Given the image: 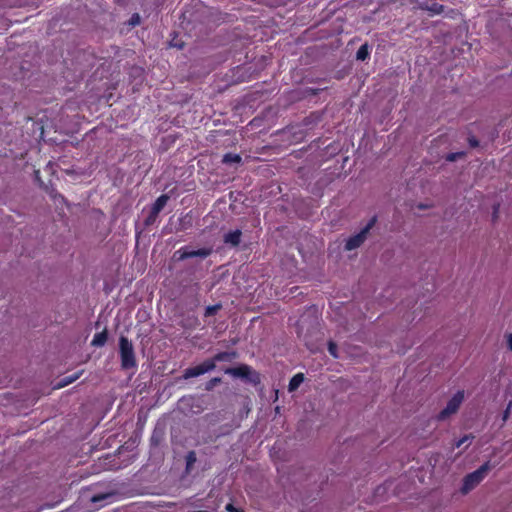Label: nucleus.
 I'll return each instance as SVG.
<instances>
[{
	"mask_svg": "<svg viewBox=\"0 0 512 512\" xmlns=\"http://www.w3.org/2000/svg\"><path fill=\"white\" fill-rule=\"evenodd\" d=\"M118 345L121 369L124 371L136 370L138 367V361L132 341L126 336L121 335L119 337Z\"/></svg>",
	"mask_w": 512,
	"mask_h": 512,
	"instance_id": "1",
	"label": "nucleus"
},
{
	"mask_svg": "<svg viewBox=\"0 0 512 512\" xmlns=\"http://www.w3.org/2000/svg\"><path fill=\"white\" fill-rule=\"evenodd\" d=\"M491 469L490 462H485L475 471L467 474L463 479V484L461 487V492L463 494H467L471 490H473L487 475L488 471Z\"/></svg>",
	"mask_w": 512,
	"mask_h": 512,
	"instance_id": "2",
	"label": "nucleus"
},
{
	"mask_svg": "<svg viewBox=\"0 0 512 512\" xmlns=\"http://www.w3.org/2000/svg\"><path fill=\"white\" fill-rule=\"evenodd\" d=\"M376 222L377 216H373L357 234L350 236L345 242V250L352 251L360 247L366 240L370 230L375 226Z\"/></svg>",
	"mask_w": 512,
	"mask_h": 512,
	"instance_id": "3",
	"label": "nucleus"
},
{
	"mask_svg": "<svg viewBox=\"0 0 512 512\" xmlns=\"http://www.w3.org/2000/svg\"><path fill=\"white\" fill-rule=\"evenodd\" d=\"M225 374L246 379L248 382L257 385L260 383V374L246 364H241L237 367L226 368Z\"/></svg>",
	"mask_w": 512,
	"mask_h": 512,
	"instance_id": "4",
	"label": "nucleus"
},
{
	"mask_svg": "<svg viewBox=\"0 0 512 512\" xmlns=\"http://www.w3.org/2000/svg\"><path fill=\"white\" fill-rule=\"evenodd\" d=\"M464 400V391H457L453 397L448 401L446 407L442 409L437 415L438 421H444L451 415L455 414Z\"/></svg>",
	"mask_w": 512,
	"mask_h": 512,
	"instance_id": "5",
	"label": "nucleus"
},
{
	"mask_svg": "<svg viewBox=\"0 0 512 512\" xmlns=\"http://www.w3.org/2000/svg\"><path fill=\"white\" fill-rule=\"evenodd\" d=\"M215 369V365L212 361H209V359L203 361L201 364L189 367L185 369L183 373L184 379H189L193 377H198L200 375H203L207 372H210Z\"/></svg>",
	"mask_w": 512,
	"mask_h": 512,
	"instance_id": "6",
	"label": "nucleus"
},
{
	"mask_svg": "<svg viewBox=\"0 0 512 512\" xmlns=\"http://www.w3.org/2000/svg\"><path fill=\"white\" fill-rule=\"evenodd\" d=\"M421 10L429 12L433 15H440L444 12V6L436 0H425L419 4Z\"/></svg>",
	"mask_w": 512,
	"mask_h": 512,
	"instance_id": "7",
	"label": "nucleus"
},
{
	"mask_svg": "<svg viewBox=\"0 0 512 512\" xmlns=\"http://www.w3.org/2000/svg\"><path fill=\"white\" fill-rule=\"evenodd\" d=\"M242 232L240 229L230 231L224 235L223 241L225 244H230L232 247H237L241 242Z\"/></svg>",
	"mask_w": 512,
	"mask_h": 512,
	"instance_id": "8",
	"label": "nucleus"
},
{
	"mask_svg": "<svg viewBox=\"0 0 512 512\" xmlns=\"http://www.w3.org/2000/svg\"><path fill=\"white\" fill-rule=\"evenodd\" d=\"M236 357H237V353L235 351H231V352L224 351V352H219V353L215 354L212 358L209 359V361H212L214 363V365L216 366L217 362L232 361Z\"/></svg>",
	"mask_w": 512,
	"mask_h": 512,
	"instance_id": "9",
	"label": "nucleus"
},
{
	"mask_svg": "<svg viewBox=\"0 0 512 512\" xmlns=\"http://www.w3.org/2000/svg\"><path fill=\"white\" fill-rule=\"evenodd\" d=\"M107 339H108V333H107V330L104 329L103 331L98 332L94 335V337L91 341V345L94 347H102L106 344Z\"/></svg>",
	"mask_w": 512,
	"mask_h": 512,
	"instance_id": "10",
	"label": "nucleus"
},
{
	"mask_svg": "<svg viewBox=\"0 0 512 512\" xmlns=\"http://www.w3.org/2000/svg\"><path fill=\"white\" fill-rule=\"evenodd\" d=\"M168 200H169V196L167 194L160 195L153 203L151 210L154 211V213L159 214L163 210V208L166 206Z\"/></svg>",
	"mask_w": 512,
	"mask_h": 512,
	"instance_id": "11",
	"label": "nucleus"
},
{
	"mask_svg": "<svg viewBox=\"0 0 512 512\" xmlns=\"http://www.w3.org/2000/svg\"><path fill=\"white\" fill-rule=\"evenodd\" d=\"M305 377L303 373L295 374L289 381L288 390L289 392L296 391L299 386L303 383Z\"/></svg>",
	"mask_w": 512,
	"mask_h": 512,
	"instance_id": "12",
	"label": "nucleus"
},
{
	"mask_svg": "<svg viewBox=\"0 0 512 512\" xmlns=\"http://www.w3.org/2000/svg\"><path fill=\"white\" fill-rule=\"evenodd\" d=\"M212 253V248L203 247L197 250H189L188 249V258L200 257L206 258Z\"/></svg>",
	"mask_w": 512,
	"mask_h": 512,
	"instance_id": "13",
	"label": "nucleus"
},
{
	"mask_svg": "<svg viewBox=\"0 0 512 512\" xmlns=\"http://www.w3.org/2000/svg\"><path fill=\"white\" fill-rule=\"evenodd\" d=\"M242 158L239 154L234 153H226L222 158V163L224 164H232V163H240Z\"/></svg>",
	"mask_w": 512,
	"mask_h": 512,
	"instance_id": "14",
	"label": "nucleus"
},
{
	"mask_svg": "<svg viewBox=\"0 0 512 512\" xmlns=\"http://www.w3.org/2000/svg\"><path fill=\"white\" fill-rule=\"evenodd\" d=\"M370 55L368 44H363L359 47L356 53L357 60L365 61Z\"/></svg>",
	"mask_w": 512,
	"mask_h": 512,
	"instance_id": "15",
	"label": "nucleus"
},
{
	"mask_svg": "<svg viewBox=\"0 0 512 512\" xmlns=\"http://www.w3.org/2000/svg\"><path fill=\"white\" fill-rule=\"evenodd\" d=\"M82 374V372H76L72 375H68L64 378L61 379V382L58 384V387H65L71 383H73L74 381H76L80 375Z\"/></svg>",
	"mask_w": 512,
	"mask_h": 512,
	"instance_id": "16",
	"label": "nucleus"
},
{
	"mask_svg": "<svg viewBox=\"0 0 512 512\" xmlns=\"http://www.w3.org/2000/svg\"><path fill=\"white\" fill-rule=\"evenodd\" d=\"M186 460V471L189 472L197 460L196 452L189 451L185 457Z\"/></svg>",
	"mask_w": 512,
	"mask_h": 512,
	"instance_id": "17",
	"label": "nucleus"
},
{
	"mask_svg": "<svg viewBox=\"0 0 512 512\" xmlns=\"http://www.w3.org/2000/svg\"><path fill=\"white\" fill-rule=\"evenodd\" d=\"M222 309V304L217 303L214 305L207 306L204 312L205 317H211L217 314L218 311Z\"/></svg>",
	"mask_w": 512,
	"mask_h": 512,
	"instance_id": "18",
	"label": "nucleus"
},
{
	"mask_svg": "<svg viewBox=\"0 0 512 512\" xmlns=\"http://www.w3.org/2000/svg\"><path fill=\"white\" fill-rule=\"evenodd\" d=\"M158 215H159L158 213H154V211H152L150 209L149 214L144 219V222H143L144 226L145 227H150L153 224H155V222L157 221Z\"/></svg>",
	"mask_w": 512,
	"mask_h": 512,
	"instance_id": "19",
	"label": "nucleus"
},
{
	"mask_svg": "<svg viewBox=\"0 0 512 512\" xmlns=\"http://www.w3.org/2000/svg\"><path fill=\"white\" fill-rule=\"evenodd\" d=\"M174 257H176L177 260H179V261H183L185 259H188V247L185 246V247H182L179 250H177L174 253Z\"/></svg>",
	"mask_w": 512,
	"mask_h": 512,
	"instance_id": "20",
	"label": "nucleus"
},
{
	"mask_svg": "<svg viewBox=\"0 0 512 512\" xmlns=\"http://www.w3.org/2000/svg\"><path fill=\"white\" fill-rule=\"evenodd\" d=\"M222 382V379L220 377H214L211 378L209 381L205 384V390L211 391L215 386L219 385Z\"/></svg>",
	"mask_w": 512,
	"mask_h": 512,
	"instance_id": "21",
	"label": "nucleus"
},
{
	"mask_svg": "<svg viewBox=\"0 0 512 512\" xmlns=\"http://www.w3.org/2000/svg\"><path fill=\"white\" fill-rule=\"evenodd\" d=\"M109 497H111V494H108V493L96 494L91 497V502L94 504H97V503L104 501L105 499H107Z\"/></svg>",
	"mask_w": 512,
	"mask_h": 512,
	"instance_id": "22",
	"label": "nucleus"
},
{
	"mask_svg": "<svg viewBox=\"0 0 512 512\" xmlns=\"http://www.w3.org/2000/svg\"><path fill=\"white\" fill-rule=\"evenodd\" d=\"M328 352L332 357L338 358V346L334 341L328 342Z\"/></svg>",
	"mask_w": 512,
	"mask_h": 512,
	"instance_id": "23",
	"label": "nucleus"
},
{
	"mask_svg": "<svg viewBox=\"0 0 512 512\" xmlns=\"http://www.w3.org/2000/svg\"><path fill=\"white\" fill-rule=\"evenodd\" d=\"M473 438H474V436H472V435H465L462 438H460L458 441H456L455 447L459 448L465 443L470 444Z\"/></svg>",
	"mask_w": 512,
	"mask_h": 512,
	"instance_id": "24",
	"label": "nucleus"
},
{
	"mask_svg": "<svg viewBox=\"0 0 512 512\" xmlns=\"http://www.w3.org/2000/svg\"><path fill=\"white\" fill-rule=\"evenodd\" d=\"M465 155L464 152H453V153H449L447 154L446 156V160L449 161V162H454L456 161L458 158H461Z\"/></svg>",
	"mask_w": 512,
	"mask_h": 512,
	"instance_id": "25",
	"label": "nucleus"
},
{
	"mask_svg": "<svg viewBox=\"0 0 512 512\" xmlns=\"http://www.w3.org/2000/svg\"><path fill=\"white\" fill-rule=\"evenodd\" d=\"M140 24V16L138 13H134L129 19V25L137 26Z\"/></svg>",
	"mask_w": 512,
	"mask_h": 512,
	"instance_id": "26",
	"label": "nucleus"
},
{
	"mask_svg": "<svg viewBox=\"0 0 512 512\" xmlns=\"http://www.w3.org/2000/svg\"><path fill=\"white\" fill-rule=\"evenodd\" d=\"M511 407H512V401L509 402L506 410L503 412L502 420L504 422L509 418Z\"/></svg>",
	"mask_w": 512,
	"mask_h": 512,
	"instance_id": "27",
	"label": "nucleus"
},
{
	"mask_svg": "<svg viewBox=\"0 0 512 512\" xmlns=\"http://www.w3.org/2000/svg\"><path fill=\"white\" fill-rule=\"evenodd\" d=\"M468 142H469V145L470 147L472 148H476L479 146V141L478 139H476L475 137L471 136L468 138Z\"/></svg>",
	"mask_w": 512,
	"mask_h": 512,
	"instance_id": "28",
	"label": "nucleus"
},
{
	"mask_svg": "<svg viewBox=\"0 0 512 512\" xmlns=\"http://www.w3.org/2000/svg\"><path fill=\"white\" fill-rule=\"evenodd\" d=\"M227 512H244L238 508H236L232 503H228L225 507Z\"/></svg>",
	"mask_w": 512,
	"mask_h": 512,
	"instance_id": "29",
	"label": "nucleus"
},
{
	"mask_svg": "<svg viewBox=\"0 0 512 512\" xmlns=\"http://www.w3.org/2000/svg\"><path fill=\"white\" fill-rule=\"evenodd\" d=\"M499 207H500V205H499V204H496V205H494V206H493V215H492V217H493V220H494V221H495V220H496V218L498 217Z\"/></svg>",
	"mask_w": 512,
	"mask_h": 512,
	"instance_id": "30",
	"label": "nucleus"
},
{
	"mask_svg": "<svg viewBox=\"0 0 512 512\" xmlns=\"http://www.w3.org/2000/svg\"><path fill=\"white\" fill-rule=\"evenodd\" d=\"M507 346L510 351H512V333L507 336Z\"/></svg>",
	"mask_w": 512,
	"mask_h": 512,
	"instance_id": "31",
	"label": "nucleus"
},
{
	"mask_svg": "<svg viewBox=\"0 0 512 512\" xmlns=\"http://www.w3.org/2000/svg\"><path fill=\"white\" fill-rule=\"evenodd\" d=\"M39 174H40V172H39V171H35V178H36V180H37V181H39L40 185L42 186V185H43V183H42V181L40 180Z\"/></svg>",
	"mask_w": 512,
	"mask_h": 512,
	"instance_id": "32",
	"label": "nucleus"
},
{
	"mask_svg": "<svg viewBox=\"0 0 512 512\" xmlns=\"http://www.w3.org/2000/svg\"><path fill=\"white\" fill-rule=\"evenodd\" d=\"M173 46H175V47H177L179 49L183 48V44L174 43Z\"/></svg>",
	"mask_w": 512,
	"mask_h": 512,
	"instance_id": "33",
	"label": "nucleus"
}]
</instances>
